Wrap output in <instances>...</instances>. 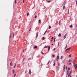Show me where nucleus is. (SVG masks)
Instances as JSON below:
<instances>
[{
  "instance_id": "obj_51",
  "label": "nucleus",
  "mask_w": 77,
  "mask_h": 77,
  "mask_svg": "<svg viewBox=\"0 0 77 77\" xmlns=\"http://www.w3.org/2000/svg\"><path fill=\"white\" fill-rule=\"evenodd\" d=\"M24 49L23 50V52H24Z\"/></svg>"
},
{
  "instance_id": "obj_61",
  "label": "nucleus",
  "mask_w": 77,
  "mask_h": 77,
  "mask_svg": "<svg viewBox=\"0 0 77 77\" xmlns=\"http://www.w3.org/2000/svg\"><path fill=\"white\" fill-rule=\"evenodd\" d=\"M15 3H16V1H15Z\"/></svg>"
},
{
  "instance_id": "obj_20",
  "label": "nucleus",
  "mask_w": 77,
  "mask_h": 77,
  "mask_svg": "<svg viewBox=\"0 0 77 77\" xmlns=\"http://www.w3.org/2000/svg\"><path fill=\"white\" fill-rule=\"evenodd\" d=\"M24 59H25V58H24L23 59V61H24Z\"/></svg>"
},
{
  "instance_id": "obj_14",
  "label": "nucleus",
  "mask_w": 77,
  "mask_h": 77,
  "mask_svg": "<svg viewBox=\"0 0 77 77\" xmlns=\"http://www.w3.org/2000/svg\"><path fill=\"white\" fill-rule=\"evenodd\" d=\"M62 58H63V56H61V58H60V59H62Z\"/></svg>"
},
{
  "instance_id": "obj_32",
  "label": "nucleus",
  "mask_w": 77,
  "mask_h": 77,
  "mask_svg": "<svg viewBox=\"0 0 77 77\" xmlns=\"http://www.w3.org/2000/svg\"><path fill=\"white\" fill-rule=\"evenodd\" d=\"M60 65V63H59H59H58V66H59Z\"/></svg>"
},
{
  "instance_id": "obj_30",
  "label": "nucleus",
  "mask_w": 77,
  "mask_h": 77,
  "mask_svg": "<svg viewBox=\"0 0 77 77\" xmlns=\"http://www.w3.org/2000/svg\"><path fill=\"white\" fill-rule=\"evenodd\" d=\"M49 29H50L51 28V26H49Z\"/></svg>"
},
{
  "instance_id": "obj_34",
  "label": "nucleus",
  "mask_w": 77,
  "mask_h": 77,
  "mask_svg": "<svg viewBox=\"0 0 77 77\" xmlns=\"http://www.w3.org/2000/svg\"><path fill=\"white\" fill-rule=\"evenodd\" d=\"M50 63V61H49L48 63V64H49V63Z\"/></svg>"
},
{
  "instance_id": "obj_52",
  "label": "nucleus",
  "mask_w": 77,
  "mask_h": 77,
  "mask_svg": "<svg viewBox=\"0 0 77 77\" xmlns=\"http://www.w3.org/2000/svg\"><path fill=\"white\" fill-rule=\"evenodd\" d=\"M24 1H23V3H24Z\"/></svg>"
},
{
  "instance_id": "obj_60",
  "label": "nucleus",
  "mask_w": 77,
  "mask_h": 77,
  "mask_svg": "<svg viewBox=\"0 0 77 77\" xmlns=\"http://www.w3.org/2000/svg\"><path fill=\"white\" fill-rule=\"evenodd\" d=\"M53 72H54V71H53Z\"/></svg>"
},
{
  "instance_id": "obj_26",
  "label": "nucleus",
  "mask_w": 77,
  "mask_h": 77,
  "mask_svg": "<svg viewBox=\"0 0 77 77\" xmlns=\"http://www.w3.org/2000/svg\"><path fill=\"white\" fill-rule=\"evenodd\" d=\"M17 64H16L14 66V68H15V66H16V65Z\"/></svg>"
},
{
  "instance_id": "obj_36",
  "label": "nucleus",
  "mask_w": 77,
  "mask_h": 77,
  "mask_svg": "<svg viewBox=\"0 0 77 77\" xmlns=\"http://www.w3.org/2000/svg\"><path fill=\"white\" fill-rule=\"evenodd\" d=\"M69 57H71V55H69Z\"/></svg>"
},
{
  "instance_id": "obj_1",
  "label": "nucleus",
  "mask_w": 77,
  "mask_h": 77,
  "mask_svg": "<svg viewBox=\"0 0 77 77\" xmlns=\"http://www.w3.org/2000/svg\"><path fill=\"white\" fill-rule=\"evenodd\" d=\"M73 64H74L73 66L74 68H75V69H77V64H76L75 63H73Z\"/></svg>"
},
{
  "instance_id": "obj_37",
  "label": "nucleus",
  "mask_w": 77,
  "mask_h": 77,
  "mask_svg": "<svg viewBox=\"0 0 77 77\" xmlns=\"http://www.w3.org/2000/svg\"><path fill=\"white\" fill-rule=\"evenodd\" d=\"M16 75V74H15L14 75V77H15V76Z\"/></svg>"
},
{
  "instance_id": "obj_22",
  "label": "nucleus",
  "mask_w": 77,
  "mask_h": 77,
  "mask_svg": "<svg viewBox=\"0 0 77 77\" xmlns=\"http://www.w3.org/2000/svg\"><path fill=\"white\" fill-rule=\"evenodd\" d=\"M70 27H72V25H71L70 26Z\"/></svg>"
},
{
  "instance_id": "obj_59",
  "label": "nucleus",
  "mask_w": 77,
  "mask_h": 77,
  "mask_svg": "<svg viewBox=\"0 0 77 77\" xmlns=\"http://www.w3.org/2000/svg\"><path fill=\"white\" fill-rule=\"evenodd\" d=\"M36 14V13H35V14Z\"/></svg>"
},
{
  "instance_id": "obj_33",
  "label": "nucleus",
  "mask_w": 77,
  "mask_h": 77,
  "mask_svg": "<svg viewBox=\"0 0 77 77\" xmlns=\"http://www.w3.org/2000/svg\"><path fill=\"white\" fill-rule=\"evenodd\" d=\"M67 47V45H66V46L65 47V49H66V48Z\"/></svg>"
},
{
  "instance_id": "obj_49",
  "label": "nucleus",
  "mask_w": 77,
  "mask_h": 77,
  "mask_svg": "<svg viewBox=\"0 0 77 77\" xmlns=\"http://www.w3.org/2000/svg\"><path fill=\"white\" fill-rule=\"evenodd\" d=\"M66 69H67V67L66 66Z\"/></svg>"
},
{
  "instance_id": "obj_28",
  "label": "nucleus",
  "mask_w": 77,
  "mask_h": 77,
  "mask_svg": "<svg viewBox=\"0 0 77 77\" xmlns=\"http://www.w3.org/2000/svg\"><path fill=\"white\" fill-rule=\"evenodd\" d=\"M71 61V60H70L69 61V62H70Z\"/></svg>"
},
{
  "instance_id": "obj_21",
  "label": "nucleus",
  "mask_w": 77,
  "mask_h": 77,
  "mask_svg": "<svg viewBox=\"0 0 77 77\" xmlns=\"http://www.w3.org/2000/svg\"><path fill=\"white\" fill-rule=\"evenodd\" d=\"M39 23H41V20H39Z\"/></svg>"
},
{
  "instance_id": "obj_54",
  "label": "nucleus",
  "mask_w": 77,
  "mask_h": 77,
  "mask_svg": "<svg viewBox=\"0 0 77 77\" xmlns=\"http://www.w3.org/2000/svg\"><path fill=\"white\" fill-rule=\"evenodd\" d=\"M11 66H12V64H10Z\"/></svg>"
},
{
  "instance_id": "obj_9",
  "label": "nucleus",
  "mask_w": 77,
  "mask_h": 77,
  "mask_svg": "<svg viewBox=\"0 0 77 77\" xmlns=\"http://www.w3.org/2000/svg\"><path fill=\"white\" fill-rule=\"evenodd\" d=\"M29 74H31V70H30V69L29 70Z\"/></svg>"
},
{
  "instance_id": "obj_10",
  "label": "nucleus",
  "mask_w": 77,
  "mask_h": 77,
  "mask_svg": "<svg viewBox=\"0 0 77 77\" xmlns=\"http://www.w3.org/2000/svg\"><path fill=\"white\" fill-rule=\"evenodd\" d=\"M47 30H46L45 32V33H44V35H45V34L46 33H47Z\"/></svg>"
},
{
  "instance_id": "obj_58",
  "label": "nucleus",
  "mask_w": 77,
  "mask_h": 77,
  "mask_svg": "<svg viewBox=\"0 0 77 77\" xmlns=\"http://www.w3.org/2000/svg\"><path fill=\"white\" fill-rule=\"evenodd\" d=\"M25 0H23V1H24V2Z\"/></svg>"
},
{
  "instance_id": "obj_40",
  "label": "nucleus",
  "mask_w": 77,
  "mask_h": 77,
  "mask_svg": "<svg viewBox=\"0 0 77 77\" xmlns=\"http://www.w3.org/2000/svg\"><path fill=\"white\" fill-rule=\"evenodd\" d=\"M73 63H75V60H74V62Z\"/></svg>"
},
{
  "instance_id": "obj_55",
  "label": "nucleus",
  "mask_w": 77,
  "mask_h": 77,
  "mask_svg": "<svg viewBox=\"0 0 77 77\" xmlns=\"http://www.w3.org/2000/svg\"><path fill=\"white\" fill-rule=\"evenodd\" d=\"M70 77H71V75H70Z\"/></svg>"
},
{
  "instance_id": "obj_2",
  "label": "nucleus",
  "mask_w": 77,
  "mask_h": 77,
  "mask_svg": "<svg viewBox=\"0 0 77 77\" xmlns=\"http://www.w3.org/2000/svg\"><path fill=\"white\" fill-rule=\"evenodd\" d=\"M59 59V56H57V61L58 60V59Z\"/></svg>"
},
{
  "instance_id": "obj_44",
  "label": "nucleus",
  "mask_w": 77,
  "mask_h": 77,
  "mask_svg": "<svg viewBox=\"0 0 77 77\" xmlns=\"http://www.w3.org/2000/svg\"><path fill=\"white\" fill-rule=\"evenodd\" d=\"M67 72H68V73H69V71H67Z\"/></svg>"
},
{
  "instance_id": "obj_6",
  "label": "nucleus",
  "mask_w": 77,
  "mask_h": 77,
  "mask_svg": "<svg viewBox=\"0 0 77 77\" xmlns=\"http://www.w3.org/2000/svg\"><path fill=\"white\" fill-rule=\"evenodd\" d=\"M50 46H49L48 47V51H49V50H50Z\"/></svg>"
},
{
  "instance_id": "obj_19",
  "label": "nucleus",
  "mask_w": 77,
  "mask_h": 77,
  "mask_svg": "<svg viewBox=\"0 0 77 77\" xmlns=\"http://www.w3.org/2000/svg\"><path fill=\"white\" fill-rule=\"evenodd\" d=\"M48 47V46H46L44 47V48H47Z\"/></svg>"
},
{
  "instance_id": "obj_35",
  "label": "nucleus",
  "mask_w": 77,
  "mask_h": 77,
  "mask_svg": "<svg viewBox=\"0 0 77 77\" xmlns=\"http://www.w3.org/2000/svg\"><path fill=\"white\" fill-rule=\"evenodd\" d=\"M48 3H49V2H50V1H48Z\"/></svg>"
},
{
  "instance_id": "obj_47",
  "label": "nucleus",
  "mask_w": 77,
  "mask_h": 77,
  "mask_svg": "<svg viewBox=\"0 0 77 77\" xmlns=\"http://www.w3.org/2000/svg\"><path fill=\"white\" fill-rule=\"evenodd\" d=\"M59 42L58 43V46H59Z\"/></svg>"
},
{
  "instance_id": "obj_27",
  "label": "nucleus",
  "mask_w": 77,
  "mask_h": 77,
  "mask_svg": "<svg viewBox=\"0 0 77 77\" xmlns=\"http://www.w3.org/2000/svg\"><path fill=\"white\" fill-rule=\"evenodd\" d=\"M29 13H27V16H28V15H29Z\"/></svg>"
},
{
  "instance_id": "obj_38",
  "label": "nucleus",
  "mask_w": 77,
  "mask_h": 77,
  "mask_svg": "<svg viewBox=\"0 0 77 77\" xmlns=\"http://www.w3.org/2000/svg\"><path fill=\"white\" fill-rule=\"evenodd\" d=\"M54 66V65H55V63H54V65H53Z\"/></svg>"
},
{
  "instance_id": "obj_15",
  "label": "nucleus",
  "mask_w": 77,
  "mask_h": 77,
  "mask_svg": "<svg viewBox=\"0 0 77 77\" xmlns=\"http://www.w3.org/2000/svg\"><path fill=\"white\" fill-rule=\"evenodd\" d=\"M72 73V71H71L70 72L69 74L71 75V74Z\"/></svg>"
},
{
  "instance_id": "obj_48",
  "label": "nucleus",
  "mask_w": 77,
  "mask_h": 77,
  "mask_svg": "<svg viewBox=\"0 0 77 77\" xmlns=\"http://www.w3.org/2000/svg\"><path fill=\"white\" fill-rule=\"evenodd\" d=\"M60 22H59V24H60Z\"/></svg>"
},
{
  "instance_id": "obj_46",
  "label": "nucleus",
  "mask_w": 77,
  "mask_h": 77,
  "mask_svg": "<svg viewBox=\"0 0 77 77\" xmlns=\"http://www.w3.org/2000/svg\"><path fill=\"white\" fill-rule=\"evenodd\" d=\"M71 63H69V64L71 65Z\"/></svg>"
},
{
  "instance_id": "obj_56",
  "label": "nucleus",
  "mask_w": 77,
  "mask_h": 77,
  "mask_svg": "<svg viewBox=\"0 0 77 77\" xmlns=\"http://www.w3.org/2000/svg\"><path fill=\"white\" fill-rule=\"evenodd\" d=\"M52 45H53V44H52Z\"/></svg>"
},
{
  "instance_id": "obj_57",
  "label": "nucleus",
  "mask_w": 77,
  "mask_h": 77,
  "mask_svg": "<svg viewBox=\"0 0 77 77\" xmlns=\"http://www.w3.org/2000/svg\"><path fill=\"white\" fill-rule=\"evenodd\" d=\"M10 36H11V34H10Z\"/></svg>"
},
{
  "instance_id": "obj_7",
  "label": "nucleus",
  "mask_w": 77,
  "mask_h": 77,
  "mask_svg": "<svg viewBox=\"0 0 77 77\" xmlns=\"http://www.w3.org/2000/svg\"><path fill=\"white\" fill-rule=\"evenodd\" d=\"M36 38H37L38 37V32L36 33Z\"/></svg>"
},
{
  "instance_id": "obj_39",
  "label": "nucleus",
  "mask_w": 77,
  "mask_h": 77,
  "mask_svg": "<svg viewBox=\"0 0 77 77\" xmlns=\"http://www.w3.org/2000/svg\"><path fill=\"white\" fill-rule=\"evenodd\" d=\"M31 30V28H30V29H29V32H30V30Z\"/></svg>"
},
{
  "instance_id": "obj_16",
  "label": "nucleus",
  "mask_w": 77,
  "mask_h": 77,
  "mask_svg": "<svg viewBox=\"0 0 77 77\" xmlns=\"http://www.w3.org/2000/svg\"><path fill=\"white\" fill-rule=\"evenodd\" d=\"M65 6H63V10H64L65 9Z\"/></svg>"
},
{
  "instance_id": "obj_4",
  "label": "nucleus",
  "mask_w": 77,
  "mask_h": 77,
  "mask_svg": "<svg viewBox=\"0 0 77 77\" xmlns=\"http://www.w3.org/2000/svg\"><path fill=\"white\" fill-rule=\"evenodd\" d=\"M54 39V38H53V37H52L51 38V42H52L53 41V40Z\"/></svg>"
},
{
  "instance_id": "obj_25",
  "label": "nucleus",
  "mask_w": 77,
  "mask_h": 77,
  "mask_svg": "<svg viewBox=\"0 0 77 77\" xmlns=\"http://www.w3.org/2000/svg\"><path fill=\"white\" fill-rule=\"evenodd\" d=\"M70 74H69L68 75V77H69V76H70Z\"/></svg>"
},
{
  "instance_id": "obj_13",
  "label": "nucleus",
  "mask_w": 77,
  "mask_h": 77,
  "mask_svg": "<svg viewBox=\"0 0 77 77\" xmlns=\"http://www.w3.org/2000/svg\"><path fill=\"white\" fill-rule=\"evenodd\" d=\"M69 9H68V14H69Z\"/></svg>"
},
{
  "instance_id": "obj_12",
  "label": "nucleus",
  "mask_w": 77,
  "mask_h": 77,
  "mask_svg": "<svg viewBox=\"0 0 77 77\" xmlns=\"http://www.w3.org/2000/svg\"><path fill=\"white\" fill-rule=\"evenodd\" d=\"M34 48H37V46H35Z\"/></svg>"
},
{
  "instance_id": "obj_45",
  "label": "nucleus",
  "mask_w": 77,
  "mask_h": 77,
  "mask_svg": "<svg viewBox=\"0 0 77 77\" xmlns=\"http://www.w3.org/2000/svg\"><path fill=\"white\" fill-rule=\"evenodd\" d=\"M12 62H11V63H10V64H12Z\"/></svg>"
},
{
  "instance_id": "obj_5",
  "label": "nucleus",
  "mask_w": 77,
  "mask_h": 77,
  "mask_svg": "<svg viewBox=\"0 0 77 77\" xmlns=\"http://www.w3.org/2000/svg\"><path fill=\"white\" fill-rule=\"evenodd\" d=\"M61 36H62V35H61V34H59L58 35V36H59V37Z\"/></svg>"
},
{
  "instance_id": "obj_23",
  "label": "nucleus",
  "mask_w": 77,
  "mask_h": 77,
  "mask_svg": "<svg viewBox=\"0 0 77 77\" xmlns=\"http://www.w3.org/2000/svg\"><path fill=\"white\" fill-rule=\"evenodd\" d=\"M41 53L42 54H44V53H43V52H41Z\"/></svg>"
},
{
  "instance_id": "obj_42",
  "label": "nucleus",
  "mask_w": 77,
  "mask_h": 77,
  "mask_svg": "<svg viewBox=\"0 0 77 77\" xmlns=\"http://www.w3.org/2000/svg\"><path fill=\"white\" fill-rule=\"evenodd\" d=\"M52 57H54V55H52Z\"/></svg>"
},
{
  "instance_id": "obj_41",
  "label": "nucleus",
  "mask_w": 77,
  "mask_h": 77,
  "mask_svg": "<svg viewBox=\"0 0 77 77\" xmlns=\"http://www.w3.org/2000/svg\"><path fill=\"white\" fill-rule=\"evenodd\" d=\"M54 41L55 42V38H54Z\"/></svg>"
},
{
  "instance_id": "obj_43",
  "label": "nucleus",
  "mask_w": 77,
  "mask_h": 77,
  "mask_svg": "<svg viewBox=\"0 0 77 77\" xmlns=\"http://www.w3.org/2000/svg\"><path fill=\"white\" fill-rule=\"evenodd\" d=\"M76 5H77V0H76Z\"/></svg>"
},
{
  "instance_id": "obj_50",
  "label": "nucleus",
  "mask_w": 77,
  "mask_h": 77,
  "mask_svg": "<svg viewBox=\"0 0 77 77\" xmlns=\"http://www.w3.org/2000/svg\"><path fill=\"white\" fill-rule=\"evenodd\" d=\"M69 74V73H68V72H67V74L68 75V74Z\"/></svg>"
},
{
  "instance_id": "obj_24",
  "label": "nucleus",
  "mask_w": 77,
  "mask_h": 77,
  "mask_svg": "<svg viewBox=\"0 0 77 77\" xmlns=\"http://www.w3.org/2000/svg\"><path fill=\"white\" fill-rule=\"evenodd\" d=\"M68 70H70V68H68Z\"/></svg>"
},
{
  "instance_id": "obj_3",
  "label": "nucleus",
  "mask_w": 77,
  "mask_h": 77,
  "mask_svg": "<svg viewBox=\"0 0 77 77\" xmlns=\"http://www.w3.org/2000/svg\"><path fill=\"white\" fill-rule=\"evenodd\" d=\"M66 34H65V35L64 36V39H65V38H66Z\"/></svg>"
},
{
  "instance_id": "obj_31",
  "label": "nucleus",
  "mask_w": 77,
  "mask_h": 77,
  "mask_svg": "<svg viewBox=\"0 0 77 77\" xmlns=\"http://www.w3.org/2000/svg\"><path fill=\"white\" fill-rule=\"evenodd\" d=\"M55 50H56V48H54L53 49V50H54V51Z\"/></svg>"
},
{
  "instance_id": "obj_17",
  "label": "nucleus",
  "mask_w": 77,
  "mask_h": 77,
  "mask_svg": "<svg viewBox=\"0 0 77 77\" xmlns=\"http://www.w3.org/2000/svg\"><path fill=\"white\" fill-rule=\"evenodd\" d=\"M42 39L43 40H44V39H45V38L44 37H43Z\"/></svg>"
},
{
  "instance_id": "obj_53",
  "label": "nucleus",
  "mask_w": 77,
  "mask_h": 77,
  "mask_svg": "<svg viewBox=\"0 0 77 77\" xmlns=\"http://www.w3.org/2000/svg\"><path fill=\"white\" fill-rule=\"evenodd\" d=\"M34 8H35V6L33 7V8H32V9H34Z\"/></svg>"
},
{
  "instance_id": "obj_29",
  "label": "nucleus",
  "mask_w": 77,
  "mask_h": 77,
  "mask_svg": "<svg viewBox=\"0 0 77 77\" xmlns=\"http://www.w3.org/2000/svg\"><path fill=\"white\" fill-rule=\"evenodd\" d=\"M36 17H37V16L36 15H35V18H36Z\"/></svg>"
},
{
  "instance_id": "obj_8",
  "label": "nucleus",
  "mask_w": 77,
  "mask_h": 77,
  "mask_svg": "<svg viewBox=\"0 0 77 77\" xmlns=\"http://www.w3.org/2000/svg\"><path fill=\"white\" fill-rule=\"evenodd\" d=\"M70 49H71V48H69L67 49L66 50H66H70Z\"/></svg>"
},
{
  "instance_id": "obj_62",
  "label": "nucleus",
  "mask_w": 77,
  "mask_h": 77,
  "mask_svg": "<svg viewBox=\"0 0 77 77\" xmlns=\"http://www.w3.org/2000/svg\"><path fill=\"white\" fill-rule=\"evenodd\" d=\"M14 35H13V36H14Z\"/></svg>"
},
{
  "instance_id": "obj_18",
  "label": "nucleus",
  "mask_w": 77,
  "mask_h": 77,
  "mask_svg": "<svg viewBox=\"0 0 77 77\" xmlns=\"http://www.w3.org/2000/svg\"><path fill=\"white\" fill-rule=\"evenodd\" d=\"M15 71V70H13V74H14V72Z\"/></svg>"
},
{
  "instance_id": "obj_11",
  "label": "nucleus",
  "mask_w": 77,
  "mask_h": 77,
  "mask_svg": "<svg viewBox=\"0 0 77 77\" xmlns=\"http://www.w3.org/2000/svg\"><path fill=\"white\" fill-rule=\"evenodd\" d=\"M65 69V66L64 65L63 67V69Z\"/></svg>"
}]
</instances>
